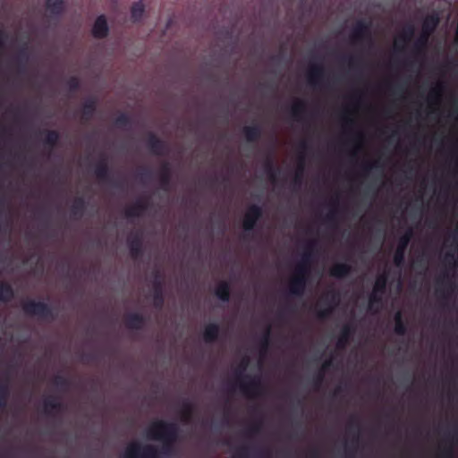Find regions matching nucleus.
<instances>
[{
    "mask_svg": "<svg viewBox=\"0 0 458 458\" xmlns=\"http://www.w3.org/2000/svg\"><path fill=\"white\" fill-rule=\"evenodd\" d=\"M145 11V4L142 1L137 2L131 8V15L134 20H140Z\"/></svg>",
    "mask_w": 458,
    "mask_h": 458,
    "instance_id": "7",
    "label": "nucleus"
},
{
    "mask_svg": "<svg viewBox=\"0 0 458 458\" xmlns=\"http://www.w3.org/2000/svg\"><path fill=\"white\" fill-rule=\"evenodd\" d=\"M47 6L51 13H58L62 9L63 0H47Z\"/></svg>",
    "mask_w": 458,
    "mask_h": 458,
    "instance_id": "9",
    "label": "nucleus"
},
{
    "mask_svg": "<svg viewBox=\"0 0 458 458\" xmlns=\"http://www.w3.org/2000/svg\"><path fill=\"white\" fill-rule=\"evenodd\" d=\"M401 259H402L401 254H400V255H399V254H397V255L395 256V258H394V259H395V261H396V262H399V260H400Z\"/></svg>",
    "mask_w": 458,
    "mask_h": 458,
    "instance_id": "12",
    "label": "nucleus"
},
{
    "mask_svg": "<svg viewBox=\"0 0 458 458\" xmlns=\"http://www.w3.org/2000/svg\"><path fill=\"white\" fill-rule=\"evenodd\" d=\"M385 287H386L385 277L381 276V277L377 278V280L375 284V286H374V292L372 294V298H375L378 292H383L385 290Z\"/></svg>",
    "mask_w": 458,
    "mask_h": 458,
    "instance_id": "10",
    "label": "nucleus"
},
{
    "mask_svg": "<svg viewBox=\"0 0 458 458\" xmlns=\"http://www.w3.org/2000/svg\"><path fill=\"white\" fill-rule=\"evenodd\" d=\"M217 295L223 299L227 300L229 296V289L226 284H221L216 291Z\"/></svg>",
    "mask_w": 458,
    "mask_h": 458,
    "instance_id": "11",
    "label": "nucleus"
},
{
    "mask_svg": "<svg viewBox=\"0 0 458 458\" xmlns=\"http://www.w3.org/2000/svg\"><path fill=\"white\" fill-rule=\"evenodd\" d=\"M217 334H218V327L216 325H209L205 329L204 336H205L206 340L211 341V340L215 339V337L217 335Z\"/></svg>",
    "mask_w": 458,
    "mask_h": 458,
    "instance_id": "8",
    "label": "nucleus"
},
{
    "mask_svg": "<svg viewBox=\"0 0 458 458\" xmlns=\"http://www.w3.org/2000/svg\"><path fill=\"white\" fill-rule=\"evenodd\" d=\"M148 435L149 438L160 441L164 448H168L175 438L176 428L174 424L157 421L150 426Z\"/></svg>",
    "mask_w": 458,
    "mask_h": 458,
    "instance_id": "1",
    "label": "nucleus"
},
{
    "mask_svg": "<svg viewBox=\"0 0 458 458\" xmlns=\"http://www.w3.org/2000/svg\"><path fill=\"white\" fill-rule=\"evenodd\" d=\"M108 30L106 20L104 16H99L93 26V35L97 38H103Z\"/></svg>",
    "mask_w": 458,
    "mask_h": 458,
    "instance_id": "4",
    "label": "nucleus"
},
{
    "mask_svg": "<svg viewBox=\"0 0 458 458\" xmlns=\"http://www.w3.org/2000/svg\"><path fill=\"white\" fill-rule=\"evenodd\" d=\"M438 18L437 15L432 14L428 16L423 25V30L426 35H428L437 25Z\"/></svg>",
    "mask_w": 458,
    "mask_h": 458,
    "instance_id": "5",
    "label": "nucleus"
},
{
    "mask_svg": "<svg viewBox=\"0 0 458 458\" xmlns=\"http://www.w3.org/2000/svg\"><path fill=\"white\" fill-rule=\"evenodd\" d=\"M260 215L259 208L257 207H250L244 216L243 225L246 230H250L254 226L256 221Z\"/></svg>",
    "mask_w": 458,
    "mask_h": 458,
    "instance_id": "3",
    "label": "nucleus"
},
{
    "mask_svg": "<svg viewBox=\"0 0 458 458\" xmlns=\"http://www.w3.org/2000/svg\"><path fill=\"white\" fill-rule=\"evenodd\" d=\"M124 458H159V454L153 447H142L138 443H132L127 447Z\"/></svg>",
    "mask_w": 458,
    "mask_h": 458,
    "instance_id": "2",
    "label": "nucleus"
},
{
    "mask_svg": "<svg viewBox=\"0 0 458 458\" xmlns=\"http://www.w3.org/2000/svg\"><path fill=\"white\" fill-rule=\"evenodd\" d=\"M348 272L349 267L346 264H335L331 269V274L337 277L344 276Z\"/></svg>",
    "mask_w": 458,
    "mask_h": 458,
    "instance_id": "6",
    "label": "nucleus"
}]
</instances>
